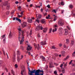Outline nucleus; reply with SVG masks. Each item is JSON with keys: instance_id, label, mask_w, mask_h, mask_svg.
I'll return each mask as SVG.
<instances>
[{"instance_id": "54", "label": "nucleus", "mask_w": 75, "mask_h": 75, "mask_svg": "<svg viewBox=\"0 0 75 75\" xmlns=\"http://www.w3.org/2000/svg\"><path fill=\"white\" fill-rule=\"evenodd\" d=\"M23 58V55H22L21 56V59H22Z\"/></svg>"}, {"instance_id": "27", "label": "nucleus", "mask_w": 75, "mask_h": 75, "mask_svg": "<svg viewBox=\"0 0 75 75\" xmlns=\"http://www.w3.org/2000/svg\"><path fill=\"white\" fill-rule=\"evenodd\" d=\"M69 7L71 8H73V6L72 5H70L69 6Z\"/></svg>"}, {"instance_id": "9", "label": "nucleus", "mask_w": 75, "mask_h": 75, "mask_svg": "<svg viewBox=\"0 0 75 75\" xmlns=\"http://www.w3.org/2000/svg\"><path fill=\"white\" fill-rule=\"evenodd\" d=\"M64 31H65L64 35H67L68 34V30L66 29H65Z\"/></svg>"}, {"instance_id": "64", "label": "nucleus", "mask_w": 75, "mask_h": 75, "mask_svg": "<svg viewBox=\"0 0 75 75\" xmlns=\"http://www.w3.org/2000/svg\"><path fill=\"white\" fill-rule=\"evenodd\" d=\"M15 68H18V66H15Z\"/></svg>"}, {"instance_id": "15", "label": "nucleus", "mask_w": 75, "mask_h": 75, "mask_svg": "<svg viewBox=\"0 0 75 75\" xmlns=\"http://www.w3.org/2000/svg\"><path fill=\"white\" fill-rule=\"evenodd\" d=\"M57 30V28H54L52 30V32H53V33H54V32H56Z\"/></svg>"}, {"instance_id": "1", "label": "nucleus", "mask_w": 75, "mask_h": 75, "mask_svg": "<svg viewBox=\"0 0 75 75\" xmlns=\"http://www.w3.org/2000/svg\"><path fill=\"white\" fill-rule=\"evenodd\" d=\"M19 32V41H20V44L21 45L24 42V31L21 30V28L18 29Z\"/></svg>"}, {"instance_id": "57", "label": "nucleus", "mask_w": 75, "mask_h": 75, "mask_svg": "<svg viewBox=\"0 0 75 75\" xmlns=\"http://www.w3.org/2000/svg\"><path fill=\"white\" fill-rule=\"evenodd\" d=\"M47 13H45V14H44V16H47Z\"/></svg>"}, {"instance_id": "35", "label": "nucleus", "mask_w": 75, "mask_h": 75, "mask_svg": "<svg viewBox=\"0 0 75 75\" xmlns=\"http://www.w3.org/2000/svg\"><path fill=\"white\" fill-rule=\"evenodd\" d=\"M72 56L73 57L75 56V52H74L72 54Z\"/></svg>"}, {"instance_id": "39", "label": "nucleus", "mask_w": 75, "mask_h": 75, "mask_svg": "<svg viewBox=\"0 0 75 75\" xmlns=\"http://www.w3.org/2000/svg\"><path fill=\"white\" fill-rule=\"evenodd\" d=\"M11 32H10L9 34V37H11Z\"/></svg>"}, {"instance_id": "43", "label": "nucleus", "mask_w": 75, "mask_h": 75, "mask_svg": "<svg viewBox=\"0 0 75 75\" xmlns=\"http://www.w3.org/2000/svg\"><path fill=\"white\" fill-rule=\"evenodd\" d=\"M52 11L54 12L55 13H57V12H56V10H55V9H54L53 11Z\"/></svg>"}, {"instance_id": "41", "label": "nucleus", "mask_w": 75, "mask_h": 75, "mask_svg": "<svg viewBox=\"0 0 75 75\" xmlns=\"http://www.w3.org/2000/svg\"><path fill=\"white\" fill-rule=\"evenodd\" d=\"M21 50H24V47L23 46H21Z\"/></svg>"}, {"instance_id": "38", "label": "nucleus", "mask_w": 75, "mask_h": 75, "mask_svg": "<svg viewBox=\"0 0 75 75\" xmlns=\"http://www.w3.org/2000/svg\"><path fill=\"white\" fill-rule=\"evenodd\" d=\"M18 10H20V11H21V6H19L18 7Z\"/></svg>"}, {"instance_id": "13", "label": "nucleus", "mask_w": 75, "mask_h": 75, "mask_svg": "<svg viewBox=\"0 0 75 75\" xmlns=\"http://www.w3.org/2000/svg\"><path fill=\"white\" fill-rule=\"evenodd\" d=\"M28 18V23H31L32 22V19H30Z\"/></svg>"}, {"instance_id": "34", "label": "nucleus", "mask_w": 75, "mask_h": 75, "mask_svg": "<svg viewBox=\"0 0 75 75\" xmlns=\"http://www.w3.org/2000/svg\"><path fill=\"white\" fill-rule=\"evenodd\" d=\"M35 22H37L38 23H40V20L38 19H36Z\"/></svg>"}, {"instance_id": "44", "label": "nucleus", "mask_w": 75, "mask_h": 75, "mask_svg": "<svg viewBox=\"0 0 75 75\" xmlns=\"http://www.w3.org/2000/svg\"><path fill=\"white\" fill-rule=\"evenodd\" d=\"M18 17L19 18H20V17H22V15H18Z\"/></svg>"}, {"instance_id": "46", "label": "nucleus", "mask_w": 75, "mask_h": 75, "mask_svg": "<svg viewBox=\"0 0 75 75\" xmlns=\"http://www.w3.org/2000/svg\"><path fill=\"white\" fill-rule=\"evenodd\" d=\"M38 18H41V15H39V17Z\"/></svg>"}, {"instance_id": "31", "label": "nucleus", "mask_w": 75, "mask_h": 75, "mask_svg": "<svg viewBox=\"0 0 75 75\" xmlns=\"http://www.w3.org/2000/svg\"><path fill=\"white\" fill-rule=\"evenodd\" d=\"M11 73L13 74V75H14V71H13V70H11Z\"/></svg>"}, {"instance_id": "5", "label": "nucleus", "mask_w": 75, "mask_h": 75, "mask_svg": "<svg viewBox=\"0 0 75 75\" xmlns=\"http://www.w3.org/2000/svg\"><path fill=\"white\" fill-rule=\"evenodd\" d=\"M58 24L60 26H63L64 25V22L62 21H59Z\"/></svg>"}, {"instance_id": "11", "label": "nucleus", "mask_w": 75, "mask_h": 75, "mask_svg": "<svg viewBox=\"0 0 75 75\" xmlns=\"http://www.w3.org/2000/svg\"><path fill=\"white\" fill-rule=\"evenodd\" d=\"M46 42V41H43L41 42L40 44H41V45H45V44Z\"/></svg>"}, {"instance_id": "55", "label": "nucleus", "mask_w": 75, "mask_h": 75, "mask_svg": "<svg viewBox=\"0 0 75 75\" xmlns=\"http://www.w3.org/2000/svg\"><path fill=\"white\" fill-rule=\"evenodd\" d=\"M54 64H55V65L57 66L58 65V64H57V63H54Z\"/></svg>"}, {"instance_id": "29", "label": "nucleus", "mask_w": 75, "mask_h": 75, "mask_svg": "<svg viewBox=\"0 0 75 75\" xmlns=\"http://www.w3.org/2000/svg\"><path fill=\"white\" fill-rule=\"evenodd\" d=\"M1 37L2 38H6V35H2V36H1Z\"/></svg>"}, {"instance_id": "45", "label": "nucleus", "mask_w": 75, "mask_h": 75, "mask_svg": "<svg viewBox=\"0 0 75 75\" xmlns=\"http://www.w3.org/2000/svg\"><path fill=\"white\" fill-rule=\"evenodd\" d=\"M27 52L28 53V54L29 55H30V54H31V53H30V52H28V51Z\"/></svg>"}, {"instance_id": "30", "label": "nucleus", "mask_w": 75, "mask_h": 75, "mask_svg": "<svg viewBox=\"0 0 75 75\" xmlns=\"http://www.w3.org/2000/svg\"><path fill=\"white\" fill-rule=\"evenodd\" d=\"M69 40L68 39H66V43L67 44H68L69 43Z\"/></svg>"}, {"instance_id": "60", "label": "nucleus", "mask_w": 75, "mask_h": 75, "mask_svg": "<svg viewBox=\"0 0 75 75\" xmlns=\"http://www.w3.org/2000/svg\"><path fill=\"white\" fill-rule=\"evenodd\" d=\"M35 7L36 8H38V6L36 5L35 6Z\"/></svg>"}, {"instance_id": "4", "label": "nucleus", "mask_w": 75, "mask_h": 75, "mask_svg": "<svg viewBox=\"0 0 75 75\" xmlns=\"http://www.w3.org/2000/svg\"><path fill=\"white\" fill-rule=\"evenodd\" d=\"M40 29L41 30H42V29H43V28H42V25L41 24H40L39 26H38L36 27V29L37 30H40Z\"/></svg>"}, {"instance_id": "32", "label": "nucleus", "mask_w": 75, "mask_h": 75, "mask_svg": "<svg viewBox=\"0 0 75 75\" xmlns=\"http://www.w3.org/2000/svg\"><path fill=\"white\" fill-rule=\"evenodd\" d=\"M10 5H8L6 7L7 9L8 10L10 8Z\"/></svg>"}, {"instance_id": "23", "label": "nucleus", "mask_w": 75, "mask_h": 75, "mask_svg": "<svg viewBox=\"0 0 75 75\" xmlns=\"http://www.w3.org/2000/svg\"><path fill=\"white\" fill-rule=\"evenodd\" d=\"M57 20V16H56L54 17V21H55Z\"/></svg>"}, {"instance_id": "49", "label": "nucleus", "mask_w": 75, "mask_h": 75, "mask_svg": "<svg viewBox=\"0 0 75 75\" xmlns=\"http://www.w3.org/2000/svg\"><path fill=\"white\" fill-rule=\"evenodd\" d=\"M31 32H32V31H30V33L29 34V35H32V33H31Z\"/></svg>"}, {"instance_id": "62", "label": "nucleus", "mask_w": 75, "mask_h": 75, "mask_svg": "<svg viewBox=\"0 0 75 75\" xmlns=\"http://www.w3.org/2000/svg\"><path fill=\"white\" fill-rule=\"evenodd\" d=\"M3 53H4V55H6V53H5V52L4 51V52H3Z\"/></svg>"}, {"instance_id": "52", "label": "nucleus", "mask_w": 75, "mask_h": 75, "mask_svg": "<svg viewBox=\"0 0 75 75\" xmlns=\"http://www.w3.org/2000/svg\"><path fill=\"white\" fill-rule=\"evenodd\" d=\"M75 73H74L70 74V75H75Z\"/></svg>"}, {"instance_id": "28", "label": "nucleus", "mask_w": 75, "mask_h": 75, "mask_svg": "<svg viewBox=\"0 0 75 75\" xmlns=\"http://www.w3.org/2000/svg\"><path fill=\"white\" fill-rule=\"evenodd\" d=\"M71 42V45H74V42L73 40H72Z\"/></svg>"}, {"instance_id": "6", "label": "nucleus", "mask_w": 75, "mask_h": 75, "mask_svg": "<svg viewBox=\"0 0 75 75\" xmlns=\"http://www.w3.org/2000/svg\"><path fill=\"white\" fill-rule=\"evenodd\" d=\"M16 20H17V21H18L19 22H21V20H20V19L17 18H15V17H14L13 18V20H16Z\"/></svg>"}, {"instance_id": "48", "label": "nucleus", "mask_w": 75, "mask_h": 75, "mask_svg": "<svg viewBox=\"0 0 75 75\" xmlns=\"http://www.w3.org/2000/svg\"><path fill=\"white\" fill-rule=\"evenodd\" d=\"M72 60H71V61L69 62V65L71 64V63H72Z\"/></svg>"}, {"instance_id": "7", "label": "nucleus", "mask_w": 75, "mask_h": 75, "mask_svg": "<svg viewBox=\"0 0 75 75\" xmlns=\"http://www.w3.org/2000/svg\"><path fill=\"white\" fill-rule=\"evenodd\" d=\"M16 52H14L13 54V56L12 57L13 59V60H15L16 59Z\"/></svg>"}, {"instance_id": "21", "label": "nucleus", "mask_w": 75, "mask_h": 75, "mask_svg": "<svg viewBox=\"0 0 75 75\" xmlns=\"http://www.w3.org/2000/svg\"><path fill=\"white\" fill-rule=\"evenodd\" d=\"M36 48H37V50H40V46L39 45V44H38L37 46H36Z\"/></svg>"}, {"instance_id": "36", "label": "nucleus", "mask_w": 75, "mask_h": 75, "mask_svg": "<svg viewBox=\"0 0 75 75\" xmlns=\"http://www.w3.org/2000/svg\"><path fill=\"white\" fill-rule=\"evenodd\" d=\"M61 4L62 6H64V2L62 1L61 3Z\"/></svg>"}, {"instance_id": "47", "label": "nucleus", "mask_w": 75, "mask_h": 75, "mask_svg": "<svg viewBox=\"0 0 75 75\" xmlns=\"http://www.w3.org/2000/svg\"><path fill=\"white\" fill-rule=\"evenodd\" d=\"M54 55L56 57H58V54H57V53L55 54Z\"/></svg>"}, {"instance_id": "8", "label": "nucleus", "mask_w": 75, "mask_h": 75, "mask_svg": "<svg viewBox=\"0 0 75 75\" xmlns=\"http://www.w3.org/2000/svg\"><path fill=\"white\" fill-rule=\"evenodd\" d=\"M27 23L24 22L23 23V24L22 25V27H25L27 26Z\"/></svg>"}, {"instance_id": "58", "label": "nucleus", "mask_w": 75, "mask_h": 75, "mask_svg": "<svg viewBox=\"0 0 75 75\" xmlns=\"http://www.w3.org/2000/svg\"><path fill=\"white\" fill-rule=\"evenodd\" d=\"M38 37L39 38L40 37V35L39 34H38Z\"/></svg>"}, {"instance_id": "18", "label": "nucleus", "mask_w": 75, "mask_h": 75, "mask_svg": "<svg viewBox=\"0 0 75 75\" xmlns=\"http://www.w3.org/2000/svg\"><path fill=\"white\" fill-rule=\"evenodd\" d=\"M8 4V1H6L4 2V6H7Z\"/></svg>"}, {"instance_id": "50", "label": "nucleus", "mask_w": 75, "mask_h": 75, "mask_svg": "<svg viewBox=\"0 0 75 75\" xmlns=\"http://www.w3.org/2000/svg\"><path fill=\"white\" fill-rule=\"evenodd\" d=\"M52 49H55V46H53L52 47Z\"/></svg>"}, {"instance_id": "33", "label": "nucleus", "mask_w": 75, "mask_h": 75, "mask_svg": "<svg viewBox=\"0 0 75 75\" xmlns=\"http://www.w3.org/2000/svg\"><path fill=\"white\" fill-rule=\"evenodd\" d=\"M50 15H48V16H47L46 17V19H48L50 18Z\"/></svg>"}, {"instance_id": "40", "label": "nucleus", "mask_w": 75, "mask_h": 75, "mask_svg": "<svg viewBox=\"0 0 75 75\" xmlns=\"http://www.w3.org/2000/svg\"><path fill=\"white\" fill-rule=\"evenodd\" d=\"M47 7L48 8H50V5L49 4L47 6Z\"/></svg>"}, {"instance_id": "2", "label": "nucleus", "mask_w": 75, "mask_h": 75, "mask_svg": "<svg viewBox=\"0 0 75 75\" xmlns=\"http://www.w3.org/2000/svg\"><path fill=\"white\" fill-rule=\"evenodd\" d=\"M63 29L62 28H59L58 29L59 33L60 35H63Z\"/></svg>"}, {"instance_id": "26", "label": "nucleus", "mask_w": 75, "mask_h": 75, "mask_svg": "<svg viewBox=\"0 0 75 75\" xmlns=\"http://www.w3.org/2000/svg\"><path fill=\"white\" fill-rule=\"evenodd\" d=\"M24 72V70H23L22 71L21 70V75H23V72Z\"/></svg>"}, {"instance_id": "42", "label": "nucleus", "mask_w": 75, "mask_h": 75, "mask_svg": "<svg viewBox=\"0 0 75 75\" xmlns=\"http://www.w3.org/2000/svg\"><path fill=\"white\" fill-rule=\"evenodd\" d=\"M23 12H24V11H23V12H21V16H23Z\"/></svg>"}, {"instance_id": "10", "label": "nucleus", "mask_w": 75, "mask_h": 75, "mask_svg": "<svg viewBox=\"0 0 75 75\" xmlns=\"http://www.w3.org/2000/svg\"><path fill=\"white\" fill-rule=\"evenodd\" d=\"M40 57L42 59V61H45V57H44L43 56H41Z\"/></svg>"}, {"instance_id": "25", "label": "nucleus", "mask_w": 75, "mask_h": 75, "mask_svg": "<svg viewBox=\"0 0 75 75\" xmlns=\"http://www.w3.org/2000/svg\"><path fill=\"white\" fill-rule=\"evenodd\" d=\"M51 32H52V28H50L49 29V34H50V33H51Z\"/></svg>"}, {"instance_id": "59", "label": "nucleus", "mask_w": 75, "mask_h": 75, "mask_svg": "<svg viewBox=\"0 0 75 75\" xmlns=\"http://www.w3.org/2000/svg\"><path fill=\"white\" fill-rule=\"evenodd\" d=\"M54 27H57V25H54Z\"/></svg>"}, {"instance_id": "63", "label": "nucleus", "mask_w": 75, "mask_h": 75, "mask_svg": "<svg viewBox=\"0 0 75 75\" xmlns=\"http://www.w3.org/2000/svg\"><path fill=\"white\" fill-rule=\"evenodd\" d=\"M41 10V12H42V11H43V10H42V8H41V10Z\"/></svg>"}, {"instance_id": "20", "label": "nucleus", "mask_w": 75, "mask_h": 75, "mask_svg": "<svg viewBox=\"0 0 75 75\" xmlns=\"http://www.w3.org/2000/svg\"><path fill=\"white\" fill-rule=\"evenodd\" d=\"M17 59L18 61L19 62L20 61V57L18 56L17 57Z\"/></svg>"}, {"instance_id": "17", "label": "nucleus", "mask_w": 75, "mask_h": 75, "mask_svg": "<svg viewBox=\"0 0 75 75\" xmlns=\"http://www.w3.org/2000/svg\"><path fill=\"white\" fill-rule=\"evenodd\" d=\"M47 29H48L47 28H44L43 30V33H46L47 32Z\"/></svg>"}, {"instance_id": "19", "label": "nucleus", "mask_w": 75, "mask_h": 75, "mask_svg": "<svg viewBox=\"0 0 75 75\" xmlns=\"http://www.w3.org/2000/svg\"><path fill=\"white\" fill-rule=\"evenodd\" d=\"M69 56H67L66 58H65L64 59V61H66V60H67L68 59H69Z\"/></svg>"}, {"instance_id": "22", "label": "nucleus", "mask_w": 75, "mask_h": 75, "mask_svg": "<svg viewBox=\"0 0 75 75\" xmlns=\"http://www.w3.org/2000/svg\"><path fill=\"white\" fill-rule=\"evenodd\" d=\"M67 62H66V64H65V62H63L62 64H61L60 66H63V65H64V66H67Z\"/></svg>"}, {"instance_id": "53", "label": "nucleus", "mask_w": 75, "mask_h": 75, "mask_svg": "<svg viewBox=\"0 0 75 75\" xmlns=\"http://www.w3.org/2000/svg\"><path fill=\"white\" fill-rule=\"evenodd\" d=\"M6 14H9V11H7L6 12Z\"/></svg>"}, {"instance_id": "14", "label": "nucleus", "mask_w": 75, "mask_h": 75, "mask_svg": "<svg viewBox=\"0 0 75 75\" xmlns=\"http://www.w3.org/2000/svg\"><path fill=\"white\" fill-rule=\"evenodd\" d=\"M61 53L62 56L64 57L65 56V52L64 51H62L61 52Z\"/></svg>"}, {"instance_id": "24", "label": "nucleus", "mask_w": 75, "mask_h": 75, "mask_svg": "<svg viewBox=\"0 0 75 75\" xmlns=\"http://www.w3.org/2000/svg\"><path fill=\"white\" fill-rule=\"evenodd\" d=\"M65 69L63 68L62 70V74H64L65 73Z\"/></svg>"}, {"instance_id": "16", "label": "nucleus", "mask_w": 75, "mask_h": 75, "mask_svg": "<svg viewBox=\"0 0 75 75\" xmlns=\"http://www.w3.org/2000/svg\"><path fill=\"white\" fill-rule=\"evenodd\" d=\"M41 22L42 24H44V23H45V20L44 19H42L41 20Z\"/></svg>"}, {"instance_id": "56", "label": "nucleus", "mask_w": 75, "mask_h": 75, "mask_svg": "<svg viewBox=\"0 0 75 75\" xmlns=\"http://www.w3.org/2000/svg\"><path fill=\"white\" fill-rule=\"evenodd\" d=\"M33 6V4H30V7H32V6Z\"/></svg>"}, {"instance_id": "37", "label": "nucleus", "mask_w": 75, "mask_h": 75, "mask_svg": "<svg viewBox=\"0 0 75 75\" xmlns=\"http://www.w3.org/2000/svg\"><path fill=\"white\" fill-rule=\"evenodd\" d=\"M54 73L55 75H57V71H54Z\"/></svg>"}, {"instance_id": "61", "label": "nucleus", "mask_w": 75, "mask_h": 75, "mask_svg": "<svg viewBox=\"0 0 75 75\" xmlns=\"http://www.w3.org/2000/svg\"><path fill=\"white\" fill-rule=\"evenodd\" d=\"M59 47H61L62 46V44H59Z\"/></svg>"}, {"instance_id": "12", "label": "nucleus", "mask_w": 75, "mask_h": 75, "mask_svg": "<svg viewBox=\"0 0 75 75\" xmlns=\"http://www.w3.org/2000/svg\"><path fill=\"white\" fill-rule=\"evenodd\" d=\"M16 54L18 55H20L21 54V53L20 52L19 50H18L17 51Z\"/></svg>"}, {"instance_id": "3", "label": "nucleus", "mask_w": 75, "mask_h": 75, "mask_svg": "<svg viewBox=\"0 0 75 75\" xmlns=\"http://www.w3.org/2000/svg\"><path fill=\"white\" fill-rule=\"evenodd\" d=\"M27 46H28L27 50L28 51H31L32 48H33V47H31L30 44L27 43Z\"/></svg>"}, {"instance_id": "51", "label": "nucleus", "mask_w": 75, "mask_h": 75, "mask_svg": "<svg viewBox=\"0 0 75 75\" xmlns=\"http://www.w3.org/2000/svg\"><path fill=\"white\" fill-rule=\"evenodd\" d=\"M54 67L52 66H49V68H54Z\"/></svg>"}]
</instances>
